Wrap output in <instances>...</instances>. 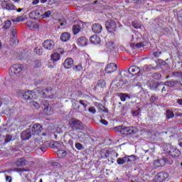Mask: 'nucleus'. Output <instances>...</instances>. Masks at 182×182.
<instances>
[{
	"instance_id": "1",
	"label": "nucleus",
	"mask_w": 182,
	"mask_h": 182,
	"mask_svg": "<svg viewBox=\"0 0 182 182\" xmlns=\"http://www.w3.org/2000/svg\"><path fill=\"white\" fill-rule=\"evenodd\" d=\"M129 73H131V75L137 76H141L143 73H144V70H140V68L136 65H134L132 67H130L128 70V71H122L119 75H118L117 79H118L119 82V85H123V79H122V76H126L127 75H129Z\"/></svg>"
},
{
	"instance_id": "2",
	"label": "nucleus",
	"mask_w": 182,
	"mask_h": 182,
	"mask_svg": "<svg viewBox=\"0 0 182 182\" xmlns=\"http://www.w3.org/2000/svg\"><path fill=\"white\" fill-rule=\"evenodd\" d=\"M70 127L74 130H83V123L80 120L73 118L69 121Z\"/></svg>"
},
{
	"instance_id": "3",
	"label": "nucleus",
	"mask_w": 182,
	"mask_h": 182,
	"mask_svg": "<svg viewBox=\"0 0 182 182\" xmlns=\"http://www.w3.org/2000/svg\"><path fill=\"white\" fill-rule=\"evenodd\" d=\"M23 70V66L22 65L16 64L12 65L9 70V75L11 76H15L18 73H21V71Z\"/></svg>"
},
{
	"instance_id": "4",
	"label": "nucleus",
	"mask_w": 182,
	"mask_h": 182,
	"mask_svg": "<svg viewBox=\"0 0 182 182\" xmlns=\"http://www.w3.org/2000/svg\"><path fill=\"white\" fill-rule=\"evenodd\" d=\"M33 136H38L43 130V127L41 124H35L33 127H29Z\"/></svg>"
},
{
	"instance_id": "5",
	"label": "nucleus",
	"mask_w": 182,
	"mask_h": 182,
	"mask_svg": "<svg viewBox=\"0 0 182 182\" xmlns=\"http://www.w3.org/2000/svg\"><path fill=\"white\" fill-rule=\"evenodd\" d=\"M105 26L108 31V32H110L112 33L113 32H116V29L117 28V26L116 25V21L113 20H108L105 22Z\"/></svg>"
},
{
	"instance_id": "6",
	"label": "nucleus",
	"mask_w": 182,
	"mask_h": 182,
	"mask_svg": "<svg viewBox=\"0 0 182 182\" xmlns=\"http://www.w3.org/2000/svg\"><path fill=\"white\" fill-rule=\"evenodd\" d=\"M166 153L171 156V157H180L181 156V152L180 150L170 146L169 149H167Z\"/></svg>"
},
{
	"instance_id": "7",
	"label": "nucleus",
	"mask_w": 182,
	"mask_h": 182,
	"mask_svg": "<svg viewBox=\"0 0 182 182\" xmlns=\"http://www.w3.org/2000/svg\"><path fill=\"white\" fill-rule=\"evenodd\" d=\"M43 46L45 49H47V50H52L53 48H55V41L53 40H46L43 43Z\"/></svg>"
},
{
	"instance_id": "8",
	"label": "nucleus",
	"mask_w": 182,
	"mask_h": 182,
	"mask_svg": "<svg viewBox=\"0 0 182 182\" xmlns=\"http://www.w3.org/2000/svg\"><path fill=\"white\" fill-rule=\"evenodd\" d=\"M117 70V65L114 63H109L105 68L106 73H113Z\"/></svg>"
},
{
	"instance_id": "9",
	"label": "nucleus",
	"mask_w": 182,
	"mask_h": 182,
	"mask_svg": "<svg viewBox=\"0 0 182 182\" xmlns=\"http://www.w3.org/2000/svg\"><path fill=\"white\" fill-rule=\"evenodd\" d=\"M19 93L22 95L23 98H24L25 100H31V99L33 98V92L31 90L26 92L21 90L19 91Z\"/></svg>"
},
{
	"instance_id": "10",
	"label": "nucleus",
	"mask_w": 182,
	"mask_h": 182,
	"mask_svg": "<svg viewBox=\"0 0 182 182\" xmlns=\"http://www.w3.org/2000/svg\"><path fill=\"white\" fill-rule=\"evenodd\" d=\"M32 132L31 131V129L28 128L26 130H24L21 134V137L22 139V140H29V139H31V137H32Z\"/></svg>"
},
{
	"instance_id": "11",
	"label": "nucleus",
	"mask_w": 182,
	"mask_h": 182,
	"mask_svg": "<svg viewBox=\"0 0 182 182\" xmlns=\"http://www.w3.org/2000/svg\"><path fill=\"white\" fill-rule=\"evenodd\" d=\"M43 105L44 106V113L48 115L52 114V107L49 105V102L46 100H44Z\"/></svg>"
},
{
	"instance_id": "12",
	"label": "nucleus",
	"mask_w": 182,
	"mask_h": 182,
	"mask_svg": "<svg viewBox=\"0 0 182 182\" xmlns=\"http://www.w3.org/2000/svg\"><path fill=\"white\" fill-rule=\"evenodd\" d=\"M92 29L94 33H101L103 27L100 23H95L92 26Z\"/></svg>"
},
{
	"instance_id": "13",
	"label": "nucleus",
	"mask_w": 182,
	"mask_h": 182,
	"mask_svg": "<svg viewBox=\"0 0 182 182\" xmlns=\"http://www.w3.org/2000/svg\"><path fill=\"white\" fill-rule=\"evenodd\" d=\"M63 66L65 69H70L73 66V59L70 58L65 59Z\"/></svg>"
},
{
	"instance_id": "14",
	"label": "nucleus",
	"mask_w": 182,
	"mask_h": 182,
	"mask_svg": "<svg viewBox=\"0 0 182 182\" xmlns=\"http://www.w3.org/2000/svg\"><path fill=\"white\" fill-rule=\"evenodd\" d=\"M10 36H11V39H13V41H14L15 43H16V42H19V41H18V39L16 38H18V34L16 32V28H15V27L11 28Z\"/></svg>"
},
{
	"instance_id": "15",
	"label": "nucleus",
	"mask_w": 182,
	"mask_h": 182,
	"mask_svg": "<svg viewBox=\"0 0 182 182\" xmlns=\"http://www.w3.org/2000/svg\"><path fill=\"white\" fill-rule=\"evenodd\" d=\"M1 6L4 9H7V11H15V9H16L15 5L12 4L1 3Z\"/></svg>"
},
{
	"instance_id": "16",
	"label": "nucleus",
	"mask_w": 182,
	"mask_h": 182,
	"mask_svg": "<svg viewBox=\"0 0 182 182\" xmlns=\"http://www.w3.org/2000/svg\"><path fill=\"white\" fill-rule=\"evenodd\" d=\"M41 14L38 11H33L29 14L31 19H38V18H41Z\"/></svg>"
},
{
	"instance_id": "17",
	"label": "nucleus",
	"mask_w": 182,
	"mask_h": 182,
	"mask_svg": "<svg viewBox=\"0 0 182 182\" xmlns=\"http://www.w3.org/2000/svg\"><path fill=\"white\" fill-rule=\"evenodd\" d=\"M27 28L29 29H38L39 28V24L36 23L35 22L33 21H28L26 23Z\"/></svg>"
},
{
	"instance_id": "18",
	"label": "nucleus",
	"mask_w": 182,
	"mask_h": 182,
	"mask_svg": "<svg viewBox=\"0 0 182 182\" xmlns=\"http://www.w3.org/2000/svg\"><path fill=\"white\" fill-rule=\"evenodd\" d=\"M79 46H86L87 45V39L85 37H80L77 41Z\"/></svg>"
},
{
	"instance_id": "19",
	"label": "nucleus",
	"mask_w": 182,
	"mask_h": 182,
	"mask_svg": "<svg viewBox=\"0 0 182 182\" xmlns=\"http://www.w3.org/2000/svg\"><path fill=\"white\" fill-rule=\"evenodd\" d=\"M69 39H70V33L64 32L61 34L60 41H62V42H68Z\"/></svg>"
},
{
	"instance_id": "20",
	"label": "nucleus",
	"mask_w": 182,
	"mask_h": 182,
	"mask_svg": "<svg viewBox=\"0 0 182 182\" xmlns=\"http://www.w3.org/2000/svg\"><path fill=\"white\" fill-rule=\"evenodd\" d=\"M14 164L17 166V167H21L22 166H26V160L23 158H20L17 161L14 162Z\"/></svg>"
},
{
	"instance_id": "21",
	"label": "nucleus",
	"mask_w": 182,
	"mask_h": 182,
	"mask_svg": "<svg viewBox=\"0 0 182 182\" xmlns=\"http://www.w3.org/2000/svg\"><path fill=\"white\" fill-rule=\"evenodd\" d=\"M43 92L42 97L44 99H48V97H50V95H52V91L48 88L44 90H41Z\"/></svg>"
},
{
	"instance_id": "22",
	"label": "nucleus",
	"mask_w": 182,
	"mask_h": 182,
	"mask_svg": "<svg viewBox=\"0 0 182 182\" xmlns=\"http://www.w3.org/2000/svg\"><path fill=\"white\" fill-rule=\"evenodd\" d=\"M105 48L107 50H113L116 46H114V43H113V41H107L105 44Z\"/></svg>"
},
{
	"instance_id": "23",
	"label": "nucleus",
	"mask_w": 182,
	"mask_h": 182,
	"mask_svg": "<svg viewBox=\"0 0 182 182\" xmlns=\"http://www.w3.org/2000/svg\"><path fill=\"white\" fill-rule=\"evenodd\" d=\"M178 83V80H170L165 82V85L168 86V87H174V85H177Z\"/></svg>"
},
{
	"instance_id": "24",
	"label": "nucleus",
	"mask_w": 182,
	"mask_h": 182,
	"mask_svg": "<svg viewBox=\"0 0 182 182\" xmlns=\"http://www.w3.org/2000/svg\"><path fill=\"white\" fill-rule=\"evenodd\" d=\"M50 59L51 60H53V62H58V60L60 59V55L59 54V53H55L51 55Z\"/></svg>"
},
{
	"instance_id": "25",
	"label": "nucleus",
	"mask_w": 182,
	"mask_h": 182,
	"mask_svg": "<svg viewBox=\"0 0 182 182\" xmlns=\"http://www.w3.org/2000/svg\"><path fill=\"white\" fill-rule=\"evenodd\" d=\"M80 29H82V28L80 27V25H79V24L74 25L73 26V32L74 35L79 33Z\"/></svg>"
},
{
	"instance_id": "26",
	"label": "nucleus",
	"mask_w": 182,
	"mask_h": 182,
	"mask_svg": "<svg viewBox=\"0 0 182 182\" xmlns=\"http://www.w3.org/2000/svg\"><path fill=\"white\" fill-rule=\"evenodd\" d=\"M138 130L135 127H128V134H136Z\"/></svg>"
},
{
	"instance_id": "27",
	"label": "nucleus",
	"mask_w": 182,
	"mask_h": 182,
	"mask_svg": "<svg viewBox=\"0 0 182 182\" xmlns=\"http://www.w3.org/2000/svg\"><path fill=\"white\" fill-rule=\"evenodd\" d=\"M57 154L58 157L63 158V157H66L68 152H66V151L65 150H58L57 151Z\"/></svg>"
},
{
	"instance_id": "28",
	"label": "nucleus",
	"mask_w": 182,
	"mask_h": 182,
	"mask_svg": "<svg viewBox=\"0 0 182 182\" xmlns=\"http://www.w3.org/2000/svg\"><path fill=\"white\" fill-rule=\"evenodd\" d=\"M90 41L92 42V43H99V42H100V38L97 37V36H91Z\"/></svg>"
},
{
	"instance_id": "29",
	"label": "nucleus",
	"mask_w": 182,
	"mask_h": 182,
	"mask_svg": "<svg viewBox=\"0 0 182 182\" xmlns=\"http://www.w3.org/2000/svg\"><path fill=\"white\" fill-rule=\"evenodd\" d=\"M155 180H156V181H158V182L164 181V178H163V176L161 175V173H158L155 176Z\"/></svg>"
},
{
	"instance_id": "30",
	"label": "nucleus",
	"mask_w": 182,
	"mask_h": 182,
	"mask_svg": "<svg viewBox=\"0 0 182 182\" xmlns=\"http://www.w3.org/2000/svg\"><path fill=\"white\" fill-rule=\"evenodd\" d=\"M174 117V113L171 110H166V118L167 119H173Z\"/></svg>"
},
{
	"instance_id": "31",
	"label": "nucleus",
	"mask_w": 182,
	"mask_h": 182,
	"mask_svg": "<svg viewBox=\"0 0 182 182\" xmlns=\"http://www.w3.org/2000/svg\"><path fill=\"white\" fill-rule=\"evenodd\" d=\"M121 134H127V135H129V133H128V127H126L124 126H122L121 127Z\"/></svg>"
},
{
	"instance_id": "32",
	"label": "nucleus",
	"mask_w": 182,
	"mask_h": 182,
	"mask_svg": "<svg viewBox=\"0 0 182 182\" xmlns=\"http://www.w3.org/2000/svg\"><path fill=\"white\" fill-rule=\"evenodd\" d=\"M4 23L5 25L3 26L4 29H9V28H11V25H12V23L9 20L6 21Z\"/></svg>"
},
{
	"instance_id": "33",
	"label": "nucleus",
	"mask_w": 182,
	"mask_h": 182,
	"mask_svg": "<svg viewBox=\"0 0 182 182\" xmlns=\"http://www.w3.org/2000/svg\"><path fill=\"white\" fill-rule=\"evenodd\" d=\"M30 105L32 107H35V109H40L41 105H39V103L35 101H32L30 102Z\"/></svg>"
},
{
	"instance_id": "34",
	"label": "nucleus",
	"mask_w": 182,
	"mask_h": 182,
	"mask_svg": "<svg viewBox=\"0 0 182 182\" xmlns=\"http://www.w3.org/2000/svg\"><path fill=\"white\" fill-rule=\"evenodd\" d=\"M13 171H16V173H23V171H28L25 168H14Z\"/></svg>"
},
{
	"instance_id": "35",
	"label": "nucleus",
	"mask_w": 182,
	"mask_h": 182,
	"mask_svg": "<svg viewBox=\"0 0 182 182\" xmlns=\"http://www.w3.org/2000/svg\"><path fill=\"white\" fill-rule=\"evenodd\" d=\"M153 69H154V68H153V66L146 65L145 67H144L142 70H144V72H150V71L153 70Z\"/></svg>"
},
{
	"instance_id": "36",
	"label": "nucleus",
	"mask_w": 182,
	"mask_h": 182,
	"mask_svg": "<svg viewBox=\"0 0 182 182\" xmlns=\"http://www.w3.org/2000/svg\"><path fill=\"white\" fill-rule=\"evenodd\" d=\"M106 84V82H105V81L103 80H98V82H97V86L98 87H105V85Z\"/></svg>"
},
{
	"instance_id": "37",
	"label": "nucleus",
	"mask_w": 182,
	"mask_h": 182,
	"mask_svg": "<svg viewBox=\"0 0 182 182\" xmlns=\"http://www.w3.org/2000/svg\"><path fill=\"white\" fill-rule=\"evenodd\" d=\"M73 106L77 110H79V109H80V105H79V102L77 100L73 102Z\"/></svg>"
},
{
	"instance_id": "38",
	"label": "nucleus",
	"mask_w": 182,
	"mask_h": 182,
	"mask_svg": "<svg viewBox=\"0 0 182 182\" xmlns=\"http://www.w3.org/2000/svg\"><path fill=\"white\" fill-rule=\"evenodd\" d=\"M83 67H82L81 64L78 65H75V67H73V70L75 72H80L81 70H82Z\"/></svg>"
},
{
	"instance_id": "39",
	"label": "nucleus",
	"mask_w": 182,
	"mask_h": 182,
	"mask_svg": "<svg viewBox=\"0 0 182 182\" xmlns=\"http://www.w3.org/2000/svg\"><path fill=\"white\" fill-rule=\"evenodd\" d=\"M52 14V12L50 11H46L43 14H41L42 18H49L50 15Z\"/></svg>"
},
{
	"instance_id": "40",
	"label": "nucleus",
	"mask_w": 182,
	"mask_h": 182,
	"mask_svg": "<svg viewBox=\"0 0 182 182\" xmlns=\"http://www.w3.org/2000/svg\"><path fill=\"white\" fill-rule=\"evenodd\" d=\"M157 163L159 164L157 165L158 167H163V166H164V164H166V162H164V159H159L157 161Z\"/></svg>"
},
{
	"instance_id": "41",
	"label": "nucleus",
	"mask_w": 182,
	"mask_h": 182,
	"mask_svg": "<svg viewBox=\"0 0 182 182\" xmlns=\"http://www.w3.org/2000/svg\"><path fill=\"white\" fill-rule=\"evenodd\" d=\"M34 66H35V68H41V66H42V63H41V61L36 60L34 61Z\"/></svg>"
},
{
	"instance_id": "42",
	"label": "nucleus",
	"mask_w": 182,
	"mask_h": 182,
	"mask_svg": "<svg viewBox=\"0 0 182 182\" xmlns=\"http://www.w3.org/2000/svg\"><path fill=\"white\" fill-rule=\"evenodd\" d=\"M128 157H129L128 161H129V163H132V161H136V156L131 155V156H128Z\"/></svg>"
},
{
	"instance_id": "43",
	"label": "nucleus",
	"mask_w": 182,
	"mask_h": 182,
	"mask_svg": "<svg viewBox=\"0 0 182 182\" xmlns=\"http://www.w3.org/2000/svg\"><path fill=\"white\" fill-rule=\"evenodd\" d=\"M11 140H12V136L11 135H6V139H5V143H9V141H11Z\"/></svg>"
},
{
	"instance_id": "44",
	"label": "nucleus",
	"mask_w": 182,
	"mask_h": 182,
	"mask_svg": "<svg viewBox=\"0 0 182 182\" xmlns=\"http://www.w3.org/2000/svg\"><path fill=\"white\" fill-rule=\"evenodd\" d=\"M117 164H119V165L124 164V159H123V158H119L117 160Z\"/></svg>"
},
{
	"instance_id": "45",
	"label": "nucleus",
	"mask_w": 182,
	"mask_h": 182,
	"mask_svg": "<svg viewBox=\"0 0 182 182\" xmlns=\"http://www.w3.org/2000/svg\"><path fill=\"white\" fill-rule=\"evenodd\" d=\"M37 55H42V53H43V48H38V49H35Z\"/></svg>"
},
{
	"instance_id": "46",
	"label": "nucleus",
	"mask_w": 182,
	"mask_h": 182,
	"mask_svg": "<svg viewBox=\"0 0 182 182\" xmlns=\"http://www.w3.org/2000/svg\"><path fill=\"white\" fill-rule=\"evenodd\" d=\"M173 76H175L176 77H181V73H178V72H174L172 73Z\"/></svg>"
},
{
	"instance_id": "47",
	"label": "nucleus",
	"mask_w": 182,
	"mask_h": 182,
	"mask_svg": "<svg viewBox=\"0 0 182 182\" xmlns=\"http://www.w3.org/2000/svg\"><path fill=\"white\" fill-rule=\"evenodd\" d=\"M75 147L77 149V150H82V149H83V145H82L80 143H77L75 144Z\"/></svg>"
},
{
	"instance_id": "48",
	"label": "nucleus",
	"mask_w": 182,
	"mask_h": 182,
	"mask_svg": "<svg viewBox=\"0 0 182 182\" xmlns=\"http://www.w3.org/2000/svg\"><path fill=\"white\" fill-rule=\"evenodd\" d=\"M88 111L90 112V113H92V114H95V113H96V109L94 107H90Z\"/></svg>"
},
{
	"instance_id": "49",
	"label": "nucleus",
	"mask_w": 182,
	"mask_h": 182,
	"mask_svg": "<svg viewBox=\"0 0 182 182\" xmlns=\"http://www.w3.org/2000/svg\"><path fill=\"white\" fill-rule=\"evenodd\" d=\"M150 102L151 103H154V102H156V100H157V97L154 96V95H152L151 97H150Z\"/></svg>"
},
{
	"instance_id": "50",
	"label": "nucleus",
	"mask_w": 182,
	"mask_h": 182,
	"mask_svg": "<svg viewBox=\"0 0 182 182\" xmlns=\"http://www.w3.org/2000/svg\"><path fill=\"white\" fill-rule=\"evenodd\" d=\"M126 97H127V95L126 94H122L120 96L122 102H126Z\"/></svg>"
},
{
	"instance_id": "51",
	"label": "nucleus",
	"mask_w": 182,
	"mask_h": 182,
	"mask_svg": "<svg viewBox=\"0 0 182 182\" xmlns=\"http://www.w3.org/2000/svg\"><path fill=\"white\" fill-rule=\"evenodd\" d=\"M161 174L162 175V177L164 178V180L168 178V173L166 172H161Z\"/></svg>"
},
{
	"instance_id": "52",
	"label": "nucleus",
	"mask_w": 182,
	"mask_h": 182,
	"mask_svg": "<svg viewBox=\"0 0 182 182\" xmlns=\"http://www.w3.org/2000/svg\"><path fill=\"white\" fill-rule=\"evenodd\" d=\"M16 21L17 22H23V21H25V18H23V16H18L16 18Z\"/></svg>"
},
{
	"instance_id": "53",
	"label": "nucleus",
	"mask_w": 182,
	"mask_h": 182,
	"mask_svg": "<svg viewBox=\"0 0 182 182\" xmlns=\"http://www.w3.org/2000/svg\"><path fill=\"white\" fill-rule=\"evenodd\" d=\"M154 58H159L160 56V55H161V51H157V52H154L153 53Z\"/></svg>"
},
{
	"instance_id": "54",
	"label": "nucleus",
	"mask_w": 182,
	"mask_h": 182,
	"mask_svg": "<svg viewBox=\"0 0 182 182\" xmlns=\"http://www.w3.org/2000/svg\"><path fill=\"white\" fill-rule=\"evenodd\" d=\"M153 77H154V79H160L161 77V75L157 74V73H154L153 75Z\"/></svg>"
},
{
	"instance_id": "55",
	"label": "nucleus",
	"mask_w": 182,
	"mask_h": 182,
	"mask_svg": "<svg viewBox=\"0 0 182 182\" xmlns=\"http://www.w3.org/2000/svg\"><path fill=\"white\" fill-rule=\"evenodd\" d=\"M136 48H143L144 46V44H143V43H137L135 45Z\"/></svg>"
},
{
	"instance_id": "56",
	"label": "nucleus",
	"mask_w": 182,
	"mask_h": 182,
	"mask_svg": "<svg viewBox=\"0 0 182 182\" xmlns=\"http://www.w3.org/2000/svg\"><path fill=\"white\" fill-rule=\"evenodd\" d=\"M79 103L82 105V106H83V107H85V109H86V107H87V105H86V103H85L84 100H80Z\"/></svg>"
},
{
	"instance_id": "57",
	"label": "nucleus",
	"mask_w": 182,
	"mask_h": 182,
	"mask_svg": "<svg viewBox=\"0 0 182 182\" xmlns=\"http://www.w3.org/2000/svg\"><path fill=\"white\" fill-rule=\"evenodd\" d=\"M111 154H112V152L110 151H106L104 156L105 157L107 158V157H110Z\"/></svg>"
},
{
	"instance_id": "58",
	"label": "nucleus",
	"mask_w": 182,
	"mask_h": 182,
	"mask_svg": "<svg viewBox=\"0 0 182 182\" xmlns=\"http://www.w3.org/2000/svg\"><path fill=\"white\" fill-rule=\"evenodd\" d=\"M100 109H101L103 112L107 113V109H105V107L103 105H102V104H99L98 105Z\"/></svg>"
},
{
	"instance_id": "59",
	"label": "nucleus",
	"mask_w": 182,
	"mask_h": 182,
	"mask_svg": "<svg viewBox=\"0 0 182 182\" xmlns=\"http://www.w3.org/2000/svg\"><path fill=\"white\" fill-rule=\"evenodd\" d=\"M114 131H115V132H119V133H121V131H122V126L115 127H114Z\"/></svg>"
},
{
	"instance_id": "60",
	"label": "nucleus",
	"mask_w": 182,
	"mask_h": 182,
	"mask_svg": "<svg viewBox=\"0 0 182 182\" xmlns=\"http://www.w3.org/2000/svg\"><path fill=\"white\" fill-rule=\"evenodd\" d=\"M100 123H102V124H105V126H107L108 124L107 121H106L105 119H101Z\"/></svg>"
},
{
	"instance_id": "61",
	"label": "nucleus",
	"mask_w": 182,
	"mask_h": 182,
	"mask_svg": "<svg viewBox=\"0 0 182 182\" xmlns=\"http://www.w3.org/2000/svg\"><path fill=\"white\" fill-rule=\"evenodd\" d=\"M92 4L93 5H98L99 7L102 6V4L99 1H95Z\"/></svg>"
},
{
	"instance_id": "62",
	"label": "nucleus",
	"mask_w": 182,
	"mask_h": 182,
	"mask_svg": "<svg viewBox=\"0 0 182 182\" xmlns=\"http://www.w3.org/2000/svg\"><path fill=\"white\" fill-rule=\"evenodd\" d=\"M139 114H140V112L139 110L133 112V116L136 117V116H139Z\"/></svg>"
},
{
	"instance_id": "63",
	"label": "nucleus",
	"mask_w": 182,
	"mask_h": 182,
	"mask_svg": "<svg viewBox=\"0 0 182 182\" xmlns=\"http://www.w3.org/2000/svg\"><path fill=\"white\" fill-rule=\"evenodd\" d=\"M178 21L181 25H182V16H178Z\"/></svg>"
},
{
	"instance_id": "64",
	"label": "nucleus",
	"mask_w": 182,
	"mask_h": 182,
	"mask_svg": "<svg viewBox=\"0 0 182 182\" xmlns=\"http://www.w3.org/2000/svg\"><path fill=\"white\" fill-rule=\"evenodd\" d=\"M68 144H70V146L73 147V139H70L68 141Z\"/></svg>"
}]
</instances>
